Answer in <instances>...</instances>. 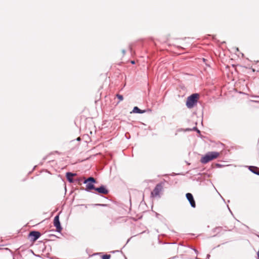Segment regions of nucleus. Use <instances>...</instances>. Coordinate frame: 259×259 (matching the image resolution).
I'll return each mask as SVG.
<instances>
[{
	"label": "nucleus",
	"mask_w": 259,
	"mask_h": 259,
	"mask_svg": "<svg viewBox=\"0 0 259 259\" xmlns=\"http://www.w3.org/2000/svg\"><path fill=\"white\" fill-rule=\"evenodd\" d=\"M220 154L218 152H209L206 153L203 157L201 158L200 161L202 163L205 164L209 161L217 158Z\"/></svg>",
	"instance_id": "1"
},
{
	"label": "nucleus",
	"mask_w": 259,
	"mask_h": 259,
	"mask_svg": "<svg viewBox=\"0 0 259 259\" xmlns=\"http://www.w3.org/2000/svg\"><path fill=\"white\" fill-rule=\"evenodd\" d=\"M199 97L198 94H193L189 96L186 102V106L189 108H192L196 105Z\"/></svg>",
	"instance_id": "2"
},
{
	"label": "nucleus",
	"mask_w": 259,
	"mask_h": 259,
	"mask_svg": "<svg viewBox=\"0 0 259 259\" xmlns=\"http://www.w3.org/2000/svg\"><path fill=\"white\" fill-rule=\"evenodd\" d=\"M163 190V186L162 184H157L151 193V197L153 198H160V193L162 192Z\"/></svg>",
	"instance_id": "3"
},
{
	"label": "nucleus",
	"mask_w": 259,
	"mask_h": 259,
	"mask_svg": "<svg viewBox=\"0 0 259 259\" xmlns=\"http://www.w3.org/2000/svg\"><path fill=\"white\" fill-rule=\"evenodd\" d=\"M40 235L41 234L39 232L32 231L29 233L28 237L31 241L34 242L40 237Z\"/></svg>",
	"instance_id": "4"
},
{
	"label": "nucleus",
	"mask_w": 259,
	"mask_h": 259,
	"mask_svg": "<svg viewBox=\"0 0 259 259\" xmlns=\"http://www.w3.org/2000/svg\"><path fill=\"white\" fill-rule=\"evenodd\" d=\"M54 225L56 228V231L58 232H61L62 228L61 226V224L59 221V215H57L55 217L54 219Z\"/></svg>",
	"instance_id": "5"
},
{
	"label": "nucleus",
	"mask_w": 259,
	"mask_h": 259,
	"mask_svg": "<svg viewBox=\"0 0 259 259\" xmlns=\"http://www.w3.org/2000/svg\"><path fill=\"white\" fill-rule=\"evenodd\" d=\"M186 196L188 200L189 201L191 206L192 207L195 208L196 207V204L192 194L191 193H188L186 194Z\"/></svg>",
	"instance_id": "6"
},
{
	"label": "nucleus",
	"mask_w": 259,
	"mask_h": 259,
	"mask_svg": "<svg viewBox=\"0 0 259 259\" xmlns=\"http://www.w3.org/2000/svg\"><path fill=\"white\" fill-rule=\"evenodd\" d=\"M95 190L100 194H107L108 193V190L103 185L101 186L100 187L96 188Z\"/></svg>",
	"instance_id": "7"
},
{
	"label": "nucleus",
	"mask_w": 259,
	"mask_h": 259,
	"mask_svg": "<svg viewBox=\"0 0 259 259\" xmlns=\"http://www.w3.org/2000/svg\"><path fill=\"white\" fill-rule=\"evenodd\" d=\"M75 176H76V173H72L71 172H67L66 174L67 179L70 183L74 182V180H73L72 177Z\"/></svg>",
	"instance_id": "8"
},
{
	"label": "nucleus",
	"mask_w": 259,
	"mask_h": 259,
	"mask_svg": "<svg viewBox=\"0 0 259 259\" xmlns=\"http://www.w3.org/2000/svg\"><path fill=\"white\" fill-rule=\"evenodd\" d=\"M249 169L253 174L259 176V171L258 170V168L257 167L254 166H249Z\"/></svg>",
	"instance_id": "9"
},
{
	"label": "nucleus",
	"mask_w": 259,
	"mask_h": 259,
	"mask_svg": "<svg viewBox=\"0 0 259 259\" xmlns=\"http://www.w3.org/2000/svg\"><path fill=\"white\" fill-rule=\"evenodd\" d=\"M86 187H87L85 188V190H87V191H89L90 190H93V189L95 190V189H96L95 186L93 185V183H89L87 184Z\"/></svg>",
	"instance_id": "10"
},
{
	"label": "nucleus",
	"mask_w": 259,
	"mask_h": 259,
	"mask_svg": "<svg viewBox=\"0 0 259 259\" xmlns=\"http://www.w3.org/2000/svg\"><path fill=\"white\" fill-rule=\"evenodd\" d=\"M145 112V110H142L137 106L135 107L133 110V112L136 113L141 114V113H144Z\"/></svg>",
	"instance_id": "11"
},
{
	"label": "nucleus",
	"mask_w": 259,
	"mask_h": 259,
	"mask_svg": "<svg viewBox=\"0 0 259 259\" xmlns=\"http://www.w3.org/2000/svg\"><path fill=\"white\" fill-rule=\"evenodd\" d=\"M88 182H90L91 183H96V180L93 177H89V178L84 180V183L87 184Z\"/></svg>",
	"instance_id": "12"
},
{
	"label": "nucleus",
	"mask_w": 259,
	"mask_h": 259,
	"mask_svg": "<svg viewBox=\"0 0 259 259\" xmlns=\"http://www.w3.org/2000/svg\"><path fill=\"white\" fill-rule=\"evenodd\" d=\"M110 255L105 254L102 256V259H110Z\"/></svg>",
	"instance_id": "13"
},
{
	"label": "nucleus",
	"mask_w": 259,
	"mask_h": 259,
	"mask_svg": "<svg viewBox=\"0 0 259 259\" xmlns=\"http://www.w3.org/2000/svg\"><path fill=\"white\" fill-rule=\"evenodd\" d=\"M116 97L118 99H119L120 101H122L123 99V96L121 95L120 94H117Z\"/></svg>",
	"instance_id": "14"
},
{
	"label": "nucleus",
	"mask_w": 259,
	"mask_h": 259,
	"mask_svg": "<svg viewBox=\"0 0 259 259\" xmlns=\"http://www.w3.org/2000/svg\"><path fill=\"white\" fill-rule=\"evenodd\" d=\"M95 205H98V206H107V204H96Z\"/></svg>",
	"instance_id": "15"
},
{
	"label": "nucleus",
	"mask_w": 259,
	"mask_h": 259,
	"mask_svg": "<svg viewBox=\"0 0 259 259\" xmlns=\"http://www.w3.org/2000/svg\"><path fill=\"white\" fill-rule=\"evenodd\" d=\"M193 130H194V131H197V132H198V133H199V132H200L199 130H198L196 127H193Z\"/></svg>",
	"instance_id": "16"
},
{
	"label": "nucleus",
	"mask_w": 259,
	"mask_h": 259,
	"mask_svg": "<svg viewBox=\"0 0 259 259\" xmlns=\"http://www.w3.org/2000/svg\"><path fill=\"white\" fill-rule=\"evenodd\" d=\"M125 50H122V53L123 54V55H124L125 54Z\"/></svg>",
	"instance_id": "17"
},
{
	"label": "nucleus",
	"mask_w": 259,
	"mask_h": 259,
	"mask_svg": "<svg viewBox=\"0 0 259 259\" xmlns=\"http://www.w3.org/2000/svg\"><path fill=\"white\" fill-rule=\"evenodd\" d=\"M129 49L131 51H132V48L131 46H129Z\"/></svg>",
	"instance_id": "18"
},
{
	"label": "nucleus",
	"mask_w": 259,
	"mask_h": 259,
	"mask_svg": "<svg viewBox=\"0 0 259 259\" xmlns=\"http://www.w3.org/2000/svg\"><path fill=\"white\" fill-rule=\"evenodd\" d=\"M131 63H132V64H135V61H131Z\"/></svg>",
	"instance_id": "19"
},
{
	"label": "nucleus",
	"mask_w": 259,
	"mask_h": 259,
	"mask_svg": "<svg viewBox=\"0 0 259 259\" xmlns=\"http://www.w3.org/2000/svg\"><path fill=\"white\" fill-rule=\"evenodd\" d=\"M209 256H210V255H209V254H208V255H207V257H209Z\"/></svg>",
	"instance_id": "20"
}]
</instances>
